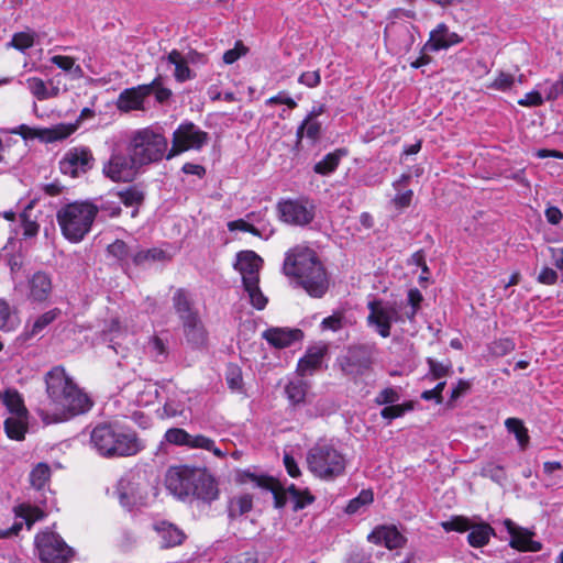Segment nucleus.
I'll return each mask as SVG.
<instances>
[{
	"mask_svg": "<svg viewBox=\"0 0 563 563\" xmlns=\"http://www.w3.org/2000/svg\"><path fill=\"white\" fill-rule=\"evenodd\" d=\"M115 196L118 197L119 202L123 203L125 207L133 208L131 217L135 218L139 213V208L144 201L143 191L136 187H129L124 190L118 191Z\"/></svg>",
	"mask_w": 563,
	"mask_h": 563,
	"instance_id": "nucleus-32",
	"label": "nucleus"
},
{
	"mask_svg": "<svg viewBox=\"0 0 563 563\" xmlns=\"http://www.w3.org/2000/svg\"><path fill=\"white\" fill-rule=\"evenodd\" d=\"M49 478V467L44 463L37 464L30 474V481L33 487L41 489Z\"/></svg>",
	"mask_w": 563,
	"mask_h": 563,
	"instance_id": "nucleus-47",
	"label": "nucleus"
},
{
	"mask_svg": "<svg viewBox=\"0 0 563 563\" xmlns=\"http://www.w3.org/2000/svg\"><path fill=\"white\" fill-rule=\"evenodd\" d=\"M412 410V405L411 402H408V404H404V405H390V406H386L382 411H380V416L384 418V419H387V420H393V419H396V418H399L401 416H404V413L406 411H410Z\"/></svg>",
	"mask_w": 563,
	"mask_h": 563,
	"instance_id": "nucleus-57",
	"label": "nucleus"
},
{
	"mask_svg": "<svg viewBox=\"0 0 563 563\" xmlns=\"http://www.w3.org/2000/svg\"><path fill=\"white\" fill-rule=\"evenodd\" d=\"M371 543L385 545L389 550L402 548L407 539L395 526H378L367 537Z\"/></svg>",
	"mask_w": 563,
	"mask_h": 563,
	"instance_id": "nucleus-19",
	"label": "nucleus"
},
{
	"mask_svg": "<svg viewBox=\"0 0 563 563\" xmlns=\"http://www.w3.org/2000/svg\"><path fill=\"white\" fill-rule=\"evenodd\" d=\"M275 505L276 507H284L288 501L294 504V510L302 509L307 505L313 501V497L308 490H300L290 485L286 489H274Z\"/></svg>",
	"mask_w": 563,
	"mask_h": 563,
	"instance_id": "nucleus-23",
	"label": "nucleus"
},
{
	"mask_svg": "<svg viewBox=\"0 0 563 563\" xmlns=\"http://www.w3.org/2000/svg\"><path fill=\"white\" fill-rule=\"evenodd\" d=\"M368 309L367 321L383 338L390 335V327L394 322L402 321L400 311L395 303L373 301L368 303Z\"/></svg>",
	"mask_w": 563,
	"mask_h": 563,
	"instance_id": "nucleus-12",
	"label": "nucleus"
},
{
	"mask_svg": "<svg viewBox=\"0 0 563 563\" xmlns=\"http://www.w3.org/2000/svg\"><path fill=\"white\" fill-rule=\"evenodd\" d=\"M51 63L67 73L71 79H80L84 77L82 68L80 65L76 64V59L71 56L54 55L51 57Z\"/></svg>",
	"mask_w": 563,
	"mask_h": 563,
	"instance_id": "nucleus-37",
	"label": "nucleus"
},
{
	"mask_svg": "<svg viewBox=\"0 0 563 563\" xmlns=\"http://www.w3.org/2000/svg\"><path fill=\"white\" fill-rule=\"evenodd\" d=\"M516 347L515 342L509 338L495 340L488 346L489 352L494 356H504L512 352Z\"/></svg>",
	"mask_w": 563,
	"mask_h": 563,
	"instance_id": "nucleus-48",
	"label": "nucleus"
},
{
	"mask_svg": "<svg viewBox=\"0 0 563 563\" xmlns=\"http://www.w3.org/2000/svg\"><path fill=\"white\" fill-rule=\"evenodd\" d=\"M3 402L10 411V415H27L22 398L16 391L7 390L3 397Z\"/></svg>",
	"mask_w": 563,
	"mask_h": 563,
	"instance_id": "nucleus-45",
	"label": "nucleus"
},
{
	"mask_svg": "<svg viewBox=\"0 0 563 563\" xmlns=\"http://www.w3.org/2000/svg\"><path fill=\"white\" fill-rule=\"evenodd\" d=\"M308 470L318 478L333 481L345 473L346 456L331 444H316L307 453Z\"/></svg>",
	"mask_w": 563,
	"mask_h": 563,
	"instance_id": "nucleus-5",
	"label": "nucleus"
},
{
	"mask_svg": "<svg viewBox=\"0 0 563 563\" xmlns=\"http://www.w3.org/2000/svg\"><path fill=\"white\" fill-rule=\"evenodd\" d=\"M132 261L136 265L145 264V263H152L156 261H163L166 257V254L163 250L159 249H150V250H141L132 255Z\"/></svg>",
	"mask_w": 563,
	"mask_h": 563,
	"instance_id": "nucleus-42",
	"label": "nucleus"
},
{
	"mask_svg": "<svg viewBox=\"0 0 563 563\" xmlns=\"http://www.w3.org/2000/svg\"><path fill=\"white\" fill-rule=\"evenodd\" d=\"M263 338L273 346L284 349L302 339L299 329L271 328L263 333Z\"/></svg>",
	"mask_w": 563,
	"mask_h": 563,
	"instance_id": "nucleus-24",
	"label": "nucleus"
},
{
	"mask_svg": "<svg viewBox=\"0 0 563 563\" xmlns=\"http://www.w3.org/2000/svg\"><path fill=\"white\" fill-rule=\"evenodd\" d=\"M308 386L301 379L291 380L285 386V394L292 406L305 401Z\"/></svg>",
	"mask_w": 563,
	"mask_h": 563,
	"instance_id": "nucleus-38",
	"label": "nucleus"
},
{
	"mask_svg": "<svg viewBox=\"0 0 563 563\" xmlns=\"http://www.w3.org/2000/svg\"><path fill=\"white\" fill-rule=\"evenodd\" d=\"M373 499V493L371 490L363 489L357 497L350 500L345 508V511L349 515H354L358 512L363 507H366L369 504H372Z\"/></svg>",
	"mask_w": 563,
	"mask_h": 563,
	"instance_id": "nucleus-46",
	"label": "nucleus"
},
{
	"mask_svg": "<svg viewBox=\"0 0 563 563\" xmlns=\"http://www.w3.org/2000/svg\"><path fill=\"white\" fill-rule=\"evenodd\" d=\"M157 81L158 79H154L148 85H142L121 92L118 99V108L125 112L142 109L144 98L152 92V87L156 85Z\"/></svg>",
	"mask_w": 563,
	"mask_h": 563,
	"instance_id": "nucleus-21",
	"label": "nucleus"
},
{
	"mask_svg": "<svg viewBox=\"0 0 563 563\" xmlns=\"http://www.w3.org/2000/svg\"><path fill=\"white\" fill-rule=\"evenodd\" d=\"M542 93L543 91L540 88L529 91L518 100V104L521 107H539L544 102Z\"/></svg>",
	"mask_w": 563,
	"mask_h": 563,
	"instance_id": "nucleus-58",
	"label": "nucleus"
},
{
	"mask_svg": "<svg viewBox=\"0 0 563 563\" xmlns=\"http://www.w3.org/2000/svg\"><path fill=\"white\" fill-rule=\"evenodd\" d=\"M246 48L239 42L232 49L227 51L223 54V62L228 65L233 64L241 56L245 55Z\"/></svg>",
	"mask_w": 563,
	"mask_h": 563,
	"instance_id": "nucleus-64",
	"label": "nucleus"
},
{
	"mask_svg": "<svg viewBox=\"0 0 563 563\" xmlns=\"http://www.w3.org/2000/svg\"><path fill=\"white\" fill-rule=\"evenodd\" d=\"M400 399V395L395 388L388 387L379 391L375 398L377 405H393Z\"/></svg>",
	"mask_w": 563,
	"mask_h": 563,
	"instance_id": "nucleus-60",
	"label": "nucleus"
},
{
	"mask_svg": "<svg viewBox=\"0 0 563 563\" xmlns=\"http://www.w3.org/2000/svg\"><path fill=\"white\" fill-rule=\"evenodd\" d=\"M494 533V529L488 523L471 525L467 540L472 547L481 548L488 543Z\"/></svg>",
	"mask_w": 563,
	"mask_h": 563,
	"instance_id": "nucleus-35",
	"label": "nucleus"
},
{
	"mask_svg": "<svg viewBox=\"0 0 563 563\" xmlns=\"http://www.w3.org/2000/svg\"><path fill=\"white\" fill-rule=\"evenodd\" d=\"M164 60L169 65H174V77L177 81L185 82L195 77V74L186 63L184 55L177 49H173L166 57H163L162 62Z\"/></svg>",
	"mask_w": 563,
	"mask_h": 563,
	"instance_id": "nucleus-29",
	"label": "nucleus"
},
{
	"mask_svg": "<svg viewBox=\"0 0 563 563\" xmlns=\"http://www.w3.org/2000/svg\"><path fill=\"white\" fill-rule=\"evenodd\" d=\"M188 448L202 449L212 452L214 456L220 459L227 455L224 451L216 446V443L212 439L205 437L202 434L191 435Z\"/></svg>",
	"mask_w": 563,
	"mask_h": 563,
	"instance_id": "nucleus-41",
	"label": "nucleus"
},
{
	"mask_svg": "<svg viewBox=\"0 0 563 563\" xmlns=\"http://www.w3.org/2000/svg\"><path fill=\"white\" fill-rule=\"evenodd\" d=\"M90 441L102 456L134 455L142 448L133 431L112 424L97 426L91 432Z\"/></svg>",
	"mask_w": 563,
	"mask_h": 563,
	"instance_id": "nucleus-3",
	"label": "nucleus"
},
{
	"mask_svg": "<svg viewBox=\"0 0 563 563\" xmlns=\"http://www.w3.org/2000/svg\"><path fill=\"white\" fill-rule=\"evenodd\" d=\"M76 130L74 124L60 123L47 129H32L26 125L19 128V133L24 137H38L45 142L60 141L71 135Z\"/></svg>",
	"mask_w": 563,
	"mask_h": 563,
	"instance_id": "nucleus-17",
	"label": "nucleus"
},
{
	"mask_svg": "<svg viewBox=\"0 0 563 563\" xmlns=\"http://www.w3.org/2000/svg\"><path fill=\"white\" fill-rule=\"evenodd\" d=\"M280 219L289 224L305 225L314 217L313 205L302 200H287L278 205Z\"/></svg>",
	"mask_w": 563,
	"mask_h": 563,
	"instance_id": "nucleus-15",
	"label": "nucleus"
},
{
	"mask_svg": "<svg viewBox=\"0 0 563 563\" xmlns=\"http://www.w3.org/2000/svg\"><path fill=\"white\" fill-rule=\"evenodd\" d=\"M263 260L253 251H242L236 255L234 268L240 273L244 291L250 303L257 310H262L267 305V297L260 287V271Z\"/></svg>",
	"mask_w": 563,
	"mask_h": 563,
	"instance_id": "nucleus-7",
	"label": "nucleus"
},
{
	"mask_svg": "<svg viewBox=\"0 0 563 563\" xmlns=\"http://www.w3.org/2000/svg\"><path fill=\"white\" fill-rule=\"evenodd\" d=\"M253 501L250 495H241L233 498L229 505V515L234 518L249 512L252 509Z\"/></svg>",
	"mask_w": 563,
	"mask_h": 563,
	"instance_id": "nucleus-43",
	"label": "nucleus"
},
{
	"mask_svg": "<svg viewBox=\"0 0 563 563\" xmlns=\"http://www.w3.org/2000/svg\"><path fill=\"white\" fill-rule=\"evenodd\" d=\"M408 303L411 306L410 310L406 312V316L408 319H413L419 307H420V303L422 301V295L421 292L418 290V289H410L408 291Z\"/></svg>",
	"mask_w": 563,
	"mask_h": 563,
	"instance_id": "nucleus-62",
	"label": "nucleus"
},
{
	"mask_svg": "<svg viewBox=\"0 0 563 563\" xmlns=\"http://www.w3.org/2000/svg\"><path fill=\"white\" fill-rule=\"evenodd\" d=\"M173 303L183 322L197 317V313L192 310L189 295L184 289H177L175 291Z\"/></svg>",
	"mask_w": 563,
	"mask_h": 563,
	"instance_id": "nucleus-34",
	"label": "nucleus"
},
{
	"mask_svg": "<svg viewBox=\"0 0 563 563\" xmlns=\"http://www.w3.org/2000/svg\"><path fill=\"white\" fill-rule=\"evenodd\" d=\"M327 347L324 345H317L310 347L303 357H301L297 365V372L300 376H307L320 368Z\"/></svg>",
	"mask_w": 563,
	"mask_h": 563,
	"instance_id": "nucleus-25",
	"label": "nucleus"
},
{
	"mask_svg": "<svg viewBox=\"0 0 563 563\" xmlns=\"http://www.w3.org/2000/svg\"><path fill=\"white\" fill-rule=\"evenodd\" d=\"M15 515L22 518L27 528L31 529L34 522L43 518V511L37 507L22 504L15 508Z\"/></svg>",
	"mask_w": 563,
	"mask_h": 563,
	"instance_id": "nucleus-44",
	"label": "nucleus"
},
{
	"mask_svg": "<svg viewBox=\"0 0 563 563\" xmlns=\"http://www.w3.org/2000/svg\"><path fill=\"white\" fill-rule=\"evenodd\" d=\"M504 526L510 534L509 545L521 552H538L542 549L539 541L532 539L534 533L526 528L517 526L512 520L505 519Z\"/></svg>",
	"mask_w": 563,
	"mask_h": 563,
	"instance_id": "nucleus-16",
	"label": "nucleus"
},
{
	"mask_svg": "<svg viewBox=\"0 0 563 563\" xmlns=\"http://www.w3.org/2000/svg\"><path fill=\"white\" fill-rule=\"evenodd\" d=\"M227 382L231 389L240 390L242 388V373L238 366H230L227 372Z\"/></svg>",
	"mask_w": 563,
	"mask_h": 563,
	"instance_id": "nucleus-63",
	"label": "nucleus"
},
{
	"mask_svg": "<svg viewBox=\"0 0 563 563\" xmlns=\"http://www.w3.org/2000/svg\"><path fill=\"white\" fill-rule=\"evenodd\" d=\"M131 387L137 391L135 402L141 407L154 404L158 396L157 387L154 384L134 382Z\"/></svg>",
	"mask_w": 563,
	"mask_h": 563,
	"instance_id": "nucleus-36",
	"label": "nucleus"
},
{
	"mask_svg": "<svg viewBox=\"0 0 563 563\" xmlns=\"http://www.w3.org/2000/svg\"><path fill=\"white\" fill-rule=\"evenodd\" d=\"M186 340L195 347L202 346L206 343V331L198 317L183 322Z\"/></svg>",
	"mask_w": 563,
	"mask_h": 563,
	"instance_id": "nucleus-30",
	"label": "nucleus"
},
{
	"mask_svg": "<svg viewBox=\"0 0 563 563\" xmlns=\"http://www.w3.org/2000/svg\"><path fill=\"white\" fill-rule=\"evenodd\" d=\"M93 155L88 147L70 148L59 162L60 172L71 177L86 173L92 167Z\"/></svg>",
	"mask_w": 563,
	"mask_h": 563,
	"instance_id": "nucleus-13",
	"label": "nucleus"
},
{
	"mask_svg": "<svg viewBox=\"0 0 563 563\" xmlns=\"http://www.w3.org/2000/svg\"><path fill=\"white\" fill-rule=\"evenodd\" d=\"M16 325V318L10 306L0 298V330H12Z\"/></svg>",
	"mask_w": 563,
	"mask_h": 563,
	"instance_id": "nucleus-49",
	"label": "nucleus"
},
{
	"mask_svg": "<svg viewBox=\"0 0 563 563\" xmlns=\"http://www.w3.org/2000/svg\"><path fill=\"white\" fill-rule=\"evenodd\" d=\"M185 410V402L178 398L177 394L168 397L164 405V415L168 418L180 416Z\"/></svg>",
	"mask_w": 563,
	"mask_h": 563,
	"instance_id": "nucleus-53",
	"label": "nucleus"
},
{
	"mask_svg": "<svg viewBox=\"0 0 563 563\" xmlns=\"http://www.w3.org/2000/svg\"><path fill=\"white\" fill-rule=\"evenodd\" d=\"M47 401L40 410L45 423H58L87 412L91 400L60 366L45 375Z\"/></svg>",
	"mask_w": 563,
	"mask_h": 563,
	"instance_id": "nucleus-1",
	"label": "nucleus"
},
{
	"mask_svg": "<svg viewBox=\"0 0 563 563\" xmlns=\"http://www.w3.org/2000/svg\"><path fill=\"white\" fill-rule=\"evenodd\" d=\"M471 522L467 518H464V517H453L452 519L448 520V521H443L441 522V527L445 530V531H457V532H464V531H467L470 530L471 528Z\"/></svg>",
	"mask_w": 563,
	"mask_h": 563,
	"instance_id": "nucleus-56",
	"label": "nucleus"
},
{
	"mask_svg": "<svg viewBox=\"0 0 563 563\" xmlns=\"http://www.w3.org/2000/svg\"><path fill=\"white\" fill-rule=\"evenodd\" d=\"M58 314V310H49L40 316L33 323L29 336H34L41 333L49 323H52Z\"/></svg>",
	"mask_w": 563,
	"mask_h": 563,
	"instance_id": "nucleus-51",
	"label": "nucleus"
},
{
	"mask_svg": "<svg viewBox=\"0 0 563 563\" xmlns=\"http://www.w3.org/2000/svg\"><path fill=\"white\" fill-rule=\"evenodd\" d=\"M321 135V123L318 120L305 119L297 129V141L300 142L303 136L316 143Z\"/></svg>",
	"mask_w": 563,
	"mask_h": 563,
	"instance_id": "nucleus-39",
	"label": "nucleus"
},
{
	"mask_svg": "<svg viewBox=\"0 0 563 563\" xmlns=\"http://www.w3.org/2000/svg\"><path fill=\"white\" fill-rule=\"evenodd\" d=\"M346 155L347 151L344 148H338L334 152L327 154L321 161L314 164V173L322 176L332 174L338 168L341 159Z\"/></svg>",
	"mask_w": 563,
	"mask_h": 563,
	"instance_id": "nucleus-31",
	"label": "nucleus"
},
{
	"mask_svg": "<svg viewBox=\"0 0 563 563\" xmlns=\"http://www.w3.org/2000/svg\"><path fill=\"white\" fill-rule=\"evenodd\" d=\"M98 207L88 201H75L62 207L56 219L65 239L80 242L91 230Z\"/></svg>",
	"mask_w": 563,
	"mask_h": 563,
	"instance_id": "nucleus-4",
	"label": "nucleus"
},
{
	"mask_svg": "<svg viewBox=\"0 0 563 563\" xmlns=\"http://www.w3.org/2000/svg\"><path fill=\"white\" fill-rule=\"evenodd\" d=\"M208 141V134L191 122L180 124L173 133L172 148L167 159L190 150H200Z\"/></svg>",
	"mask_w": 563,
	"mask_h": 563,
	"instance_id": "nucleus-9",
	"label": "nucleus"
},
{
	"mask_svg": "<svg viewBox=\"0 0 563 563\" xmlns=\"http://www.w3.org/2000/svg\"><path fill=\"white\" fill-rule=\"evenodd\" d=\"M33 44H34V34L33 33L20 32V33H15L13 35L11 42L8 45L23 52V51L32 47Z\"/></svg>",
	"mask_w": 563,
	"mask_h": 563,
	"instance_id": "nucleus-55",
	"label": "nucleus"
},
{
	"mask_svg": "<svg viewBox=\"0 0 563 563\" xmlns=\"http://www.w3.org/2000/svg\"><path fill=\"white\" fill-rule=\"evenodd\" d=\"M411 176L409 174H402L397 180L393 183L396 195L391 199V205L397 210L406 209L411 203L413 191L407 188Z\"/></svg>",
	"mask_w": 563,
	"mask_h": 563,
	"instance_id": "nucleus-27",
	"label": "nucleus"
},
{
	"mask_svg": "<svg viewBox=\"0 0 563 563\" xmlns=\"http://www.w3.org/2000/svg\"><path fill=\"white\" fill-rule=\"evenodd\" d=\"M195 468L189 466L170 467L165 478L167 489L178 498L191 496Z\"/></svg>",
	"mask_w": 563,
	"mask_h": 563,
	"instance_id": "nucleus-14",
	"label": "nucleus"
},
{
	"mask_svg": "<svg viewBox=\"0 0 563 563\" xmlns=\"http://www.w3.org/2000/svg\"><path fill=\"white\" fill-rule=\"evenodd\" d=\"M140 167L130 152L129 156H126L113 150L109 159L102 165V174L111 181L129 183L136 177Z\"/></svg>",
	"mask_w": 563,
	"mask_h": 563,
	"instance_id": "nucleus-10",
	"label": "nucleus"
},
{
	"mask_svg": "<svg viewBox=\"0 0 563 563\" xmlns=\"http://www.w3.org/2000/svg\"><path fill=\"white\" fill-rule=\"evenodd\" d=\"M191 434L180 428L168 429L165 439L168 443L189 446Z\"/></svg>",
	"mask_w": 563,
	"mask_h": 563,
	"instance_id": "nucleus-50",
	"label": "nucleus"
},
{
	"mask_svg": "<svg viewBox=\"0 0 563 563\" xmlns=\"http://www.w3.org/2000/svg\"><path fill=\"white\" fill-rule=\"evenodd\" d=\"M150 484L139 474H128L119 481L118 496L124 507L143 505L147 500Z\"/></svg>",
	"mask_w": 563,
	"mask_h": 563,
	"instance_id": "nucleus-11",
	"label": "nucleus"
},
{
	"mask_svg": "<svg viewBox=\"0 0 563 563\" xmlns=\"http://www.w3.org/2000/svg\"><path fill=\"white\" fill-rule=\"evenodd\" d=\"M59 84V75L54 76L47 81L35 76L27 77L24 81V85L29 89L31 95L40 101L58 97L60 95Z\"/></svg>",
	"mask_w": 563,
	"mask_h": 563,
	"instance_id": "nucleus-18",
	"label": "nucleus"
},
{
	"mask_svg": "<svg viewBox=\"0 0 563 563\" xmlns=\"http://www.w3.org/2000/svg\"><path fill=\"white\" fill-rule=\"evenodd\" d=\"M108 252L113 257L124 261L130 256L131 250L123 241L117 240L108 246Z\"/></svg>",
	"mask_w": 563,
	"mask_h": 563,
	"instance_id": "nucleus-61",
	"label": "nucleus"
},
{
	"mask_svg": "<svg viewBox=\"0 0 563 563\" xmlns=\"http://www.w3.org/2000/svg\"><path fill=\"white\" fill-rule=\"evenodd\" d=\"M461 41L462 38L459 34L455 32H450L446 24L440 23L434 30L430 32L429 40L424 44L423 49L438 52L456 45Z\"/></svg>",
	"mask_w": 563,
	"mask_h": 563,
	"instance_id": "nucleus-20",
	"label": "nucleus"
},
{
	"mask_svg": "<svg viewBox=\"0 0 563 563\" xmlns=\"http://www.w3.org/2000/svg\"><path fill=\"white\" fill-rule=\"evenodd\" d=\"M505 426L510 433H514L519 446L523 450L528 446L529 435L528 430L523 426V422L517 418H508L505 421Z\"/></svg>",
	"mask_w": 563,
	"mask_h": 563,
	"instance_id": "nucleus-40",
	"label": "nucleus"
},
{
	"mask_svg": "<svg viewBox=\"0 0 563 563\" xmlns=\"http://www.w3.org/2000/svg\"><path fill=\"white\" fill-rule=\"evenodd\" d=\"M537 88H540L543 91L547 100H554L560 95H563V78L554 82L545 80L538 84Z\"/></svg>",
	"mask_w": 563,
	"mask_h": 563,
	"instance_id": "nucleus-52",
	"label": "nucleus"
},
{
	"mask_svg": "<svg viewBox=\"0 0 563 563\" xmlns=\"http://www.w3.org/2000/svg\"><path fill=\"white\" fill-rule=\"evenodd\" d=\"M168 142L165 135L152 126L135 131L130 137L129 152L140 165H148L167 156Z\"/></svg>",
	"mask_w": 563,
	"mask_h": 563,
	"instance_id": "nucleus-6",
	"label": "nucleus"
},
{
	"mask_svg": "<svg viewBox=\"0 0 563 563\" xmlns=\"http://www.w3.org/2000/svg\"><path fill=\"white\" fill-rule=\"evenodd\" d=\"M430 375L434 379H440L448 376L451 372V364L440 363L431 357L427 358Z\"/></svg>",
	"mask_w": 563,
	"mask_h": 563,
	"instance_id": "nucleus-59",
	"label": "nucleus"
},
{
	"mask_svg": "<svg viewBox=\"0 0 563 563\" xmlns=\"http://www.w3.org/2000/svg\"><path fill=\"white\" fill-rule=\"evenodd\" d=\"M191 496L207 501H211L218 497L216 481L205 470L195 468Z\"/></svg>",
	"mask_w": 563,
	"mask_h": 563,
	"instance_id": "nucleus-22",
	"label": "nucleus"
},
{
	"mask_svg": "<svg viewBox=\"0 0 563 563\" xmlns=\"http://www.w3.org/2000/svg\"><path fill=\"white\" fill-rule=\"evenodd\" d=\"M35 548L41 563H67L74 555V550L52 531L37 533Z\"/></svg>",
	"mask_w": 563,
	"mask_h": 563,
	"instance_id": "nucleus-8",
	"label": "nucleus"
},
{
	"mask_svg": "<svg viewBox=\"0 0 563 563\" xmlns=\"http://www.w3.org/2000/svg\"><path fill=\"white\" fill-rule=\"evenodd\" d=\"M155 531L161 538V548H172L181 544L185 534L181 530L168 522H161L155 526Z\"/></svg>",
	"mask_w": 563,
	"mask_h": 563,
	"instance_id": "nucleus-28",
	"label": "nucleus"
},
{
	"mask_svg": "<svg viewBox=\"0 0 563 563\" xmlns=\"http://www.w3.org/2000/svg\"><path fill=\"white\" fill-rule=\"evenodd\" d=\"M515 84L516 78L514 75L500 71L487 87L500 91H507L511 89Z\"/></svg>",
	"mask_w": 563,
	"mask_h": 563,
	"instance_id": "nucleus-54",
	"label": "nucleus"
},
{
	"mask_svg": "<svg viewBox=\"0 0 563 563\" xmlns=\"http://www.w3.org/2000/svg\"><path fill=\"white\" fill-rule=\"evenodd\" d=\"M284 273L295 277L300 286L316 298L322 297L329 288V276L316 252L298 245L286 253Z\"/></svg>",
	"mask_w": 563,
	"mask_h": 563,
	"instance_id": "nucleus-2",
	"label": "nucleus"
},
{
	"mask_svg": "<svg viewBox=\"0 0 563 563\" xmlns=\"http://www.w3.org/2000/svg\"><path fill=\"white\" fill-rule=\"evenodd\" d=\"M52 279L43 273L37 272L29 279V297L34 301H45L52 292Z\"/></svg>",
	"mask_w": 563,
	"mask_h": 563,
	"instance_id": "nucleus-26",
	"label": "nucleus"
},
{
	"mask_svg": "<svg viewBox=\"0 0 563 563\" xmlns=\"http://www.w3.org/2000/svg\"><path fill=\"white\" fill-rule=\"evenodd\" d=\"M27 428V415H10L4 421V429L10 439L20 441Z\"/></svg>",
	"mask_w": 563,
	"mask_h": 563,
	"instance_id": "nucleus-33",
	"label": "nucleus"
}]
</instances>
